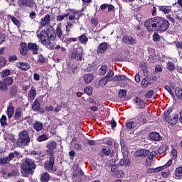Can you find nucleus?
Instances as JSON below:
<instances>
[{
  "instance_id": "nucleus-43",
  "label": "nucleus",
  "mask_w": 182,
  "mask_h": 182,
  "mask_svg": "<svg viewBox=\"0 0 182 182\" xmlns=\"http://www.w3.org/2000/svg\"><path fill=\"white\" fill-rule=\"evenodd\" d=\"M175 95L178 99H182V90L180 87H176L175 90Z\"/></svg>"
},
{
  "instance_id": "nucleus-10",
  "label": "nucleus",
  "mask_w": 182,
  "mask_h": 182,
  "mask_svg": "<svg viewBox=\"0 0 182 182\" xmlns=\"http://www.w3.org/2000/svg\"><path fill=\"white\" fill-rule=\"evenodd\" d=\"M57 146L58 144H56V141H50V142H48L46 144V152L48 153V154H49L50 156H54L53 150L56 149Z\"/></svg>"
},
{
  "instance_id": "nucleus-39",
  "label": "nucleus",
  "mask_w": 182,
  "mask_h": 182,
  "mask_svg": "<svg viewBox=\"0 0 182 182\" xmlns=\"http://www.w3.org/2000/svg\"><path fill=\"white\" fill-rule=\"evenodd\" d=\"M113 76H114V73L113 70H109L105 77L109 80V82H113Z\"/></svg>"
},
{
  "instance_id": "nucleus-22",
  "label": "nucleus",
  "mask_w": 182,
  "mask_h": 182,
  "mask_svg": "<svg viewBox=\"0 0 182 182\" xmlns=\"http://www.w3.org/2000/svg\"><path fill=\"white\" fill-rule=\"evenodd\" d=\"M149 137L151 139V140H154V141H160V140H161L160 134L157 132H151L149 134Z\"/></svg>"
},
{
  "instance_id": "nucleus-38",
  "label": "nucleus",
  "mask_w": 182,
  "mask_h": 182,
  "mask_svg": "<svg viewBox=\"0 0 182 182\" xmlns=\"http://www.w3.org/2000/svg\"><path fill=\"white\" fill-rule=\"evenodd\" d=\"M33 110L38 112V110H41V105L39 104V101L36 100L32 105Z\"/></svg>"
},
{
  "instance_id": "nucleus-26",
  "label": "nucleus",
  "mask_w": 182,
  "mask_h": 182,
  "mask_svg": "<svg viewBox=\"0 0 182 182\" xmlns=\"http://www.w3.org/2000/svg\"><path fill=\"white\" fill-rule=\"evenodd\" d=\"M135 102L136 103V106L138 109H144L146 104L144 103V101H143L141 99L136 97L135 99Z\"/></svg>"
},
{
  "instance_id": "nucleus-56",
  "label": "nucleus",
  "mask_w": 182,
  "mask_h": 182,
  "mask_svg": "<svg viewBox=\"0 0 182 182\" xmlns=\"http://www.w3.org/2000/svg\"><path fill=\"white\" fill-rule=\"evenodd\" d=\"M1 126H8V123L6 122V116L2 115L1 118Z\"/></svg>"
},
{
  "instance_id": "nucleus-34",
  "label": "nucleus",
  "mask_w": 182,
  "mask_h": 182,
  "mask_svg": "<svg viewBox=\"0 0 182 182\" xmlns=\"http://www.w3.org/2000/svg\"><path fill=\"white\" fill-rule=\"evenodd\" d=\"M21 48L22 49V55H26V52L29 50V44L26 45L25 43H21Z\"/></svg>"
},
{
  "instance_id": "nucleus-51",
  "label": "nucleus",
  "mask_w": 182,
  "mask_h": 182,
  "mask_svg": "<svg viewBox=\"0 0 182 182\" xmlns=\"http://www.w3.org/2000/svg\"><path fill=\"white\" fill-rule=\"evenodd\" d=\"M107 82H110L109 80L107 79L106 77H104L102 80H100V86H106Z\"/></svg>"
},
{
  "instance_id": "nucleus-64",
  "label": "nucleus",
  "mask_w": 182,
  "mask_h": 182,
  "mask_svg": "<svg viewBox=\"0 0 182 182\" xmlns=\"http://www.w3.org/2000/svg\"><path fill=\"white\" fill-rule=\"evenodd\" d=\"M117 168H118L117 165H116V164L111 165V171H112V173H116Z\"/></svg>"
},
{
  "instance_id": "nucleus-21",
  "label": "nucleus",
  "mask_w": 182,
  "mask_h": 182,
  "mask_svg": "<svg viewBox=\"0 0 182 182\" xmlns=\"http://www.w3.org/2000/svg\"><path fill=\"white\" fill-rule=\"evenodd\" d=\"M95 79V76L93 74L89 73V74H85L83 75V80L85 81V83L87 85H89V83H92V81Z\"/></svg>"
},
{
  "instance_id": "nucleus-27",
  "label": "nucleus",
  "mask_w": 182,
  "mask_h": 182,
  "mask_svg": "<svg viewBox=\"0 0 182 182\" xmlns=\"http://www.w3.org/2000/svg\"><path fill=\"white\" fill-rule=\"evenodd\" d=\"M50 180V176L48 172H44L41 174V182H48Z\"/></svg>"
},
{
  "instance_id": "nucleus-62",
  "label": "nucleus",
  "mask_w": 182,
  "mask_h": 182,
  "mask_svg": "<svg viewBox=\"0 0 182 182\" xmlns=\"http://www.w3.org/2000/svg\"><path fill=\"white\" fill-rule=\"evenodd\" d=\"M153 41L154 42H159V41H160V35H159L157 33H155L153 35Z\"/></svg>"
},
{
  "instance_id": "nucleus-8",
  "label": "nucleus",
  "mask_w": 182,
  "mask_h": 182,
  "mask_svg": "<svg viewBox=\"0 0 182 182\" xmlns=\"http://www.w3.org/2000/svg\"><path fill=\"white\" fill-rule=\"evenodd\" d=\"M19 156V152L15 151L14 152H11L9 154L8 156L4 157L1 159V164L3 165H6V164H9V161H11V160H14V157Z\"/></svg>"
},
{
  "instance_id": "nucleus-11",
  "label": "nucleus",
  "mask_w": 182,
  "mask_h": 182,
  "mask_svg": "<svg viewBox=\"0 0 182 182\" xmlns=\"http://www.w3.org/2000/svg\"><path fill=\"white\" fill-rule=\"evenodd\" d=\"M82 51L77 50V49L74 48L72 50L71 53H70V58L71 59H75V60H82Z\"/></svg>"
},
{
  "instance_id": "nucleus-18",
  "label": "nucleus",
  "mask_w": 182,
  "mask_h": 182,
  "mask_svg": "<svg viewBox=\"0 0 182 182\" xmlns=\"http://www.w3.org/2000/svg\"><path fill=\"white\" fill-rule=\"evenodd\" d=\"M122 42L128 45H136V39L130 36H125L122 38Z\"/></svg>"
},
{
  "instance_id": "nucleus-57",
  "label": "nucleus",
  "mask_w": 182,
  "mask_h": 182,
  "mask_svg": "<svg viewBox=\"0 0 182 182\" xmlns=\"http://www.w3.org/2000/svg\"><path fill=\"white\" fill-rule=\"evenodd\" d=\"M151 163H153V157L148 156L146 159V165L150 166H151Z\"/></svg>"
},
{
  "instance_id": "nucleus-58",
  "label": "nucleus",
  "mask_w": 182,
  "mask_h": 182,
  "mask_svg": "<svg viewBox=\"0 0 182 182\" xmlns=\"http://www.w3.org/2000/svg\"><path fill=\"white\" fill-rule=\"evenodd\" d=\"M72 28H73V24L70 22H68L66 25V32L69 33L72 30Z\"/></svg>"
},
{
  "instance_id": "nucleus-19",
  "label": "nucleus",
  "mask_w": 182,
  "mask_h": 182,
  "mask_svg": "<svg viewBox=\"0 0 182 182\" xmlns=\"http://www.w3.org/2000/svg\"><path fill=\"white\" fill-rule=\"evenodd\" d=\"M150 153V151H147V150H138L136 151L134 156L135 157H146L147 156H149V154Z\"/></svg>"
},
{
  "instance_id": "nucleus-37",
  "label": "nucleus",
  "mask_w": 182,
  "mask_h": 182,
  "mask_svg": "<svg viewBox=\"0 0 182 182\" xmlns=\"http://www.w3.org/2000/svg\"><path fill=\"white\" fill-rule=\"evenodd\" d=\"M120 80H126V76L123 75H115L112 78V82H120Z\"/></svg>"
},
{
  "instance_id": "nucleus-35",
  "label": "nucleus",
  "mask_w": 182,
  "mask_h": 182,
  "mask_svg": "<svg viewBox=\"0 0 182 182\" xmlns=\"http://www.w3.org/2000/svg\"><path fill=\"white\" fill-rule=\"evenodd\" d=\"M9 18L13 22V23H14V25H16V27L21 28V22L19 21V20H18V18H16L14 16H9Z\"/></svg>"
},
{
  "instance_id": "nucleus-16",
  "label": "nucleus",
  "mask_w": 182,
  "mask_h": 182,
  "mask_svg": "<svg viewBox=\"0 0 182 182\" xmlns=\"http://www.w3.org/2000/svg\"><path fill=\"white\" fill-rule=\"evenodd\" d=\"M28 50L33 52V55H38V50H39V46L36 43H28Z\"/></svg>"
},
{
  "instance_id": "nucleus-42",
  "label": "nucleus",
  "mask_w": 182,
  "mask_h": 182,
  "mask_svg": "<svg viewBox=\"0 0 182 182\" xmlns=\"http://www.w3.org/2000/svg\"><path fill=\"white\" fill-rule=\"evenodd\" d=\"M48 139L49 137H48V135L43 134V135H40L38 137L37 141H38L39 143H42V141H46V140H48Z\"/></svg>"
},
{
  "instance_id": "nucleus-23",
  "label": "nucleus",
  "mask_w": 182,
  "mask_h": 182,
  "mask_svg": "<svg viewBox=\"0 0 182 182\" xmlns=\"http://www.w3.org/2000/svg\"><path fill=\"white\" fill-rule=\"evenodd\" d=\"M36 97V89L35 87H32L28 93V100H33Z\"/></svg>"
},
{
  "instance_id": "nucleus-52",
  "label": "nucleus",
  "mask_w": 182,
  "mask_h": 182,
  "mask_svg": "<svg viewBox=\"0 0 182 182\" xmlns=\"http://www.w3.org/2000/svg\"><path fill=\"white\" fill-rule=\"evenodd\" d=\"M136 122H133V121L127 122L126 124L127 129H134V127H136Z\"/></svg>"
},
{
  "instance_id": "nucleus-3",
  "label": "nucleus",
  "mask_w": 182,
  "mask_h": 182,
  "mask_svg": "<svg viewBox=\"0 0 182 182\" xmlns=\"http://www.w3.org/2000/svg\"><path fill=\"white\" fill-rule=\"evenodd\" d=\"M16 143L18 147H25V146H28L31 143L29 132H28L26 130H23L18 133V138Z\"/></svg>"
},
{
  "instance_id": "nucleus-40",
  "label": "nucleus",
  "mask_w": 182,
  "mask_h": 182,
  "mask_svg": "<svg viewBox=\"0 0 182 182\" xmlns=\"http://www.w3.org/2000/svg\"><path fill=\"white\" fill-rule=\"evenodd\" d=\"M3 82L7 85V86H11L14 83V79L12 77H6L4 79Z\"/></svg>"
},
{
  "instance_id": "nucleus-25",
  "label": "nucleus",
  "mask_w": 182,
  "mask_h": 182,
  "mask_svg": "<svg viewBox=\"0 0 182 182\" xmlns=\"http://www.w3.org/2000/svg\"><path fill=\"white\" fill-rule=\"evenodd\" d=\"M14 113H15V108L12 106V103L9 102V106L7 108V115L9 119H11L14 116Z\"/></svg>"
},
{
  "instance_id": "nucleus-31",
  "label": "nucleus",
  "mask_w": 182,
  "mask_h": 182,
  "mask_svg": "<svg viewBox=\"0 0 182 182\" xmlns=\"http://www.w3.org/2000/svg\"><path fill=\"white\" fill-rule=\"evenodd\" d=\"M119 166H127L129 167L130 166V159L126 158L124 159V156L123 159H121L119 160Z\"/></svg>"
},
{
  "instance_id": "nucleus-20",
  "label": "nucleus",
  "mask_w": 182,
  "mask_h": 182,
  "mask_svg": "<svg viewBox=\"0 0 182 182\" xmlns=\"http://www.w3.org/2000/svg\"><path fill=\"white\" fill-rule=\"evenodd\" d=\"M107 50V43H102L98 46L97 49V53H105Z\"/></svg>"
},
{
  "instance_id": "nucleus-63",
  "label": "nucleus",
  "mask_w": 182,
  "mask_h": 182,
  "mask_svg": "<svg viewBox=\"0 0 182 182\" xmlns=\"http://www.w3.org/2000/svg\"><path fill=\"white\" fill-rule=\"evenodd\" d=\"M38 62H40V63H45V62H46V58H45L43 55H38Z\"/></svg>"
},
{
  "instance_id": "nucleus-15",
  "label": "nucleus",
  "mask_w": 182,
  "mask_h": 182,
  "mask_svg": "<svg viewBox=\"0 0 182 182\" xmlns=\"http://www.w3.org/2000/svg\"><path fill=\"white\" fill-rule=\"evenodd\" d=\"M171 163H173V161L170 159L166 164H165L164 166L158 167L154 169H149L150 173H159V171H161L163 170V168H167V167H170L171 166Z\"/></svg>"
},
{
  "instance_id": "nucleus-24",
  "label": "nucleus",
  "mask_w": 182,
  "mask_h": 182,
  "mask_svg": "<svg viewBox=\"0 0 182 182\" xmlns=\"http://www.w3.org/2000/svg\"><path fill=\"white\" fill-rule=\"evenodd\" d=\"M9 93L11 97H15L18 94V86L16 85L11 86L9 89Z\"/></svg>"
},
{
  "instance_id": "nucleus-46",
  "label": "nucleus",
  "mask_w": 182,
  "mask_h": 182,
  "mask_svg": "<svg viewBox=\"0 0 182 182\" xmlns=\"http://www.w3.org/2000/svg\"><path fill=\"white\" fill-rule=\"evenodd\" d=\"M84 91H85V93H86V95H88V96H90L92 93H93V88H92V87L90 86H87L85 87Z\"/></svg>"
},
{
  "instance_id": "nucleus-59",
  "label": "nucleus",
  "mask_w": 182,
  "mask_h": 182,
  "mask_svg": "<svg viewBox=\"0 0 182 182\" xmlns=\"http://www.w3.org/2000/svg\"><path fill=\"white\" fill-rule=\"evenodd\" d=\"M8 85L4 83V82H1V90H4V92H6L8 90Z\"/></svg>"
},
{
  "instance_id": "nucleus-50",
  "label": "nucleus",
  "mask_w": 182,
  "mask_h": 182,
  "mask_svg": "<svg viewBox=\"0 0 182 182\" xmlns=\"http://www.w3.org/2000/svg\"><path fill=\"white\" fill-rule=\"evenodd\" d=\"M181 175H182V166L179 167V168H177L176 170H175V176L176 177H181Z\"/></svg>"
},
{
  "instance_id": "nucleus-7",
  "label": "nucleus",
  "mask_w": 182,
  "mask_h": 182,
  "mask_svg": "<svg viewBox=\"0 0 182 182\" xmlns=\"http://www.w3.org/2000/svg\"><path fill=\"white\" fill-rule=\"evenodd\" d=\"M55 166V155H51L48 161H46L44 167L48 171H56V168H53Z\"/></svg>"
},
{
  "instance_id": "nucleus-1",
  "label": "nucleus",
  "mask_w": 182,
  "mask_h": 182,
  "mask_svg": "<svg viewBox=\"0 0 182 182\" xmlns=\"http://www.w3.org/2000/svg\"><path fill=\"white\" fill-rule=\"evenodd\" d=\"M53 28L48 27L46 30H42L40 33H37V38H38L43 45H50V41H55L56 36L52 33Z\"/></svg>"
},
{
  "instance_id": "nucleus-54",
  "label": "nucleus",
  "mask_w": 182,
  "mask_h": 182,
  "mask_svg": "<svg viewBox=\"0 0 182 182\" xmlns=\"http://www.w3.org/2000/svg\"><path fill=\"white\" fill-rule=\"evenodd\" d=\"M121 151L124 157L127 156V147L125 145L121 144Z\"/></svg>"
},
{
  "instance_id": "nucleus-6",
  "label": "nucleus",
  "mask_w": 182,
  "mask_h": 182,
  "mask_svg": "<svg viewBox=\"0 0 182 182\" xmlns=\"http://www.w3.org/2000/svg\"><path fill=\"white\" fill-rule=\"evenodd\" d=\"M157 17L150 18L144 22V26L149 32H157Z\"/></svg>"
},
{
  "instance_id": "nucleus-45",
  "label": "nucleus",
  "mask_w": 182,
  "mask_h": 182,
  "mask_svg": "<svg viewBox=\"0 0 182 182\" xmlns=\"http://www.w3.org/2000/svg\"><path fill=\"white\" fill-rule=\"evenodd\" d=\"M102 153L104 156H110V154H112V150H110V149L105 147L102 148Z\"/></svg>"
},
{
  "instance_id": "nucleus-49",
  "label": "nucleus",
  "mask_w": 182,
  "mask_h": 182,
  "mask_svg": "<svg viewBox=\"0 0 182 182\" xmlns=\"http://www.w3.org/2000/svg\"><path fill=\"white\" fill-rule=\"evenodd\" d=\"M1 77H8L11 75V70H3L1 73Z\"/></svg>"
},
{
  "instance_id": "nucleus-36",
  "label": "nucleus",
  "mask_w": 182,
  "mask_h": 182,
  "mask_svg": "<svg viewBox=\"0 0 182 182\" xmlns=\"http://www.w3.org/2000/svg\"><path fill=\"white\" fill-rule=\"evenodd\" d=\"M18 65H20V66L18 67L19 69H21L22 70H28V69L31 68V66H29V64L28 63L20 62L18 63Z\"/></svg>"
},
{
  "instance_id": "nucleus-28",
  "label": "nucleus",
  "mask_w": 182,
  "mask_h": 182,
  "mask_svg": "<svg viewBox=\"0 0 182 182\" xmlns=\"http://www.w3.org/2000/svg\"><path fill=\"white\" fill-rule=\"evenodd\" d=\"M159 9L161 12H164V14H170L171 12V6H159Z\"/></svg>"
},
{
  "instance_id": "nucleus-61",
  "label": "nucleus",
  "mask_w": 182,
  "mask_h": 182,
  "mask_svg": "<svg viewBox=\"0 0 182 182\" xmlns=\"http://www.w3.org/2000/svg\"><path fill=\"white\" fill-rule=\"evenodd\" d=\"M141 85V87L144 88L147 87L149 86V81H147V80L144 78L142 80Z\"/></svg>"
},
{
  "instance_id": "nucleus-4",
  "label": "nucleus",
  "mask_w": 182,
  "mask_h": 182,
  "mask_svg": "<svg viewBox=\"0 0 182 182\" xmlns=\"http://www.w3.org/2000/svg\"><path fill=\"white\" fill-rule=\"evenodd\" d=\"M173 109L170 108L168 110L165 111L164 113V117L165 122L169 123L172 126L177 124L178 122V115L176 114H173Z\"/></svg>"
},
{
  "instance_id": "nucleus-13",
  "label": "nucleus",
  "mask_w": 182,
  "mask_h": 182,
  "mask_svg": "<svg viewBox=\"0 0 182 182\" xmlns=\"http://www.w3.org/2000/svg\"><path fill=\"white\" fill-rule=\"evenodd\" d=\"M50 23V14H46L44 18H42L40 21V25L43 28H45L47 25Z\"/></svg>"
},
{
  "instance_id": "nucleus-14",
  "label": "nucleus",
  "mask_w": 182,
  "mask_h": 182,
  "mask_svg": "<svg viewBox=\"0 0 182 182\" xmlns=\"http://www.w3.org/2000/svg\"><path fill=\"white\" fill-rule=\"evenodd\" d=\"M55 33V34H54V36H55V39L56 37L58 38V39H62V36L63 35V31H62V23L57 25Z\"/></svg>"
},
{
  "instance_id": "nucleus-5",
  "label": "nucleus",
  "mask_w": 182,
  "mask_h": 182,
  "mask_svg": "<svg viewBox=\"0 0 182 182\" xmlns=\"http://www.w3.org/2000/svg\"><path fill=\"white\" fill-rule=\"evenodd\" d=\"M170 28V22L161 17H156V32H166Z\"/></svg>"
},
{
  "instance_id": "nucleus-29",
  "label": "nucleus",
  "mask_w": 182,
  "mask_h": 182,
  "mask_svg": "<svg viewBox=\"0 0 182 182\" xmlns=\"http://www.w3.org/2000/svg\"><path fill=\"white\" fill-rule=\"evenodd\" d=\"M33 129H35V130H36V132H41V130H42V129H43V124H42L40 122L36 121L33 123Z\"/></svg>"
},
{
  "instance_id": "nucleus-32",
  "label": "nucleus",
  "mask_w": 182,
  "mask_h": 182,
  "mask_svg": "<svg viewBox=\"0 0 182 182\" xmlns=\"http://www.w3.org/2000/svg\"><path fill=\"white\" fill-rule=\"evenodd\" d=\"M22 117V110L21 108H17L15 112L14 119L15 120H21Z\"/></svg>"
},
{
  "instance_id": "nucleus-30",
  "label": "nucleus",
  "mask_w": 182,
  "mask_h": 182,
  "mask_svg": "<svg viewBox=\"0 0 182 182\" xmlns=\"http://www.w3.org/2000/svg\"><path fill=\"white\" fill-rule=\"evenodd\" d=\"M31 154L32 156H36V159H41V157L45 156V155L43 154V151H36L33 150L31 152Z\"/></svg>"
},
{
  "instance_id": "nucleus-17",
  "label": "nucleus",
  "mask_w": 182,
  "mask_h": 182,
  "mask_svg": "<svg viewBox=\"0 0 182 182\" xmlns=\"http://www.w3.org/2000/svg\"><path fill=\"white\" fill-rule=\"evenodd\" d=\"M18 4L20 6L26 5V6L28 8H35V2L33 0H21Z\"/></svg>"
},
{
  "instance_id": "nucleus-9",
  "label": "nucleus",
  "mask_w": 182,
  "mask_h": 182,
  "mask_svg": "<svg viewBox=\"0 0 182 182\" xmlns=\"http://www.w3.org/2000/svg\"><path fill=\"white\" fill-rule=\"evenodd\" d=\"M73 177L74 178H77V177H83L85 173L82 171V169L79 168V164H74L73 166Z\"/></svg>"
},
{
  "instance_id": "nucleus-53",
  "label": "nucleus",
  "mask_w": 182,
  "mask_h": 182,
  "mask_svg": "<svg viewBox=\"0 0 182 182\" xmlns=\"http://www.w3.org/2000/svg\"><path fill=\"white\" fill-rule=\"evenodd\" d=\"M115 177L120 178L124 176V173H123V171L122 170H117L116 172L114 173Z\"/></svg>"
},
{
  "instance_id": "nucleus-2",
  "label": "nucleus",
  "mask_w": 182,
  "mask_h": 182,
  "mask_svg": "<svg viewBox=\"0 0 182 182\" xmlns=\"http://www.w3.org/2000/svg\"><path fill=\"white\" fill-rule=\"evenodd\" d=\"M35 168H36L35 162H33L32 159H26L21 164V174L23 177H28V176H29Z\"/></svg>"
},
{
  "instance_id": "nucleus-41",
  "label": "nucleus",
  "mask_w": 182,
  "mask_h": 182,
  "mask_svg": "<svg viewBox=\"0 0 182 182\" xmlns=\"http://www.w3.org/2000/svg\"><path fill=\"white\" fill-rule=\"evenodd\" d=\"M166 68L168 70H169L170 72H173V70H176V65L172 62L167 63Z\"/></svg>"
},
{
  "instance_id": "nucleus-33",
  "label": "nucleus",
  "mask_w": 182,
  "mask_h": 182,
  "mask_svg": "<svg viewBox=\"0 0 182 182\" xmlns=\"http://www.w3.org/2000/svg\"><path fill=\"white\" fill-rule=\"evenodd\" d=\"M106 72H107V65H102L98 70V75L100 76H105L106 75Z\"/></svg>"
},
{
  "instance_id": "nucleus-55",
  "label": "nucleus",
  "mask_w": 182,
  "mask_h": 182,
  "mask_svg": "<svg viewBox=\"0 0 182 182\" xmlns=\"http://www.w3.org/2000/svg\"><path fill=\"white\" fill-rule=\"evenodd\" d=\"M166 151H167V146L166 145L160 146V148L158 150V153L159 154H163V153H166Z\"/></svg>"
},
{
  "instance_id": "nucleus-47",
  "label": "nucleus",
  "mask_w": 182,
  "mask_h": 182,
  "mask_svg": "<svg viewBox=\"0 0 182 182\" xmlns=\"http://www.w3.org/2000/svg\"><path fill=\"white\" fill-rule=\"evenodd\" d=\"M175 16L178 21H182V9H178Z\"/></svg>"
},
{
  "instance_id": "nucleus-44",
  "label": "nucleus",
  "mask_w": 182,
  "mask_h": 182,
  "mask_svg": "<svg viewBox=\"0 0 182 182\" xmlns=\"http://www.w3.org/2000/svg\"><path fill=\"white\" fill-rule=\"evenodd\" d=\"M68 16H69V13H67L63 15L57 16L56 21H57V22H62V21H63V19H65V18H68Z\"/></svg>"
},
{
  "instance_id": "nucleus-60",
  "label": "nucleus",
  "mask_w": 182,
  "mask_h": 182,
  "mask_svg": "<svg viewBox=\"0 0 182 182\" xmlns=\"http://www.w3.org/2000/svg\"><path fill=\"white\" fill-rule=\"evenodd\" d=\"M153 95H154V91L153 90H150L149 91H148L145 96L146 97H147L148 99H150L151 97H153Z\"/></svg>"
},
{
  "instance_id": "nucleus-12",
  "label": "nucleus",
  "mask_w": 182,
  "mask_h": 182,
  "mask_svg": "<svg viewBox=\"0 0 182 182\" xmlns=\"http://www.w3.org/2000/svg\"><path fill=\"white\" fill-rule=\"evenodd\" d=\"M82 16V13H80V11H77V10H74L72 11V13L70 14L69 13V21H75V19H77L78 21V19H80Z\"/></svg>"
},
{
  "instance_id": "nucleus-48",
  "label": "nucleus",
  "mask_w": 182,
  "mask_h": 182,
  "mask_svg": "<svg viewBox=\"0 0 182 182\" xmlns=\"http://www.w3.org/2000/svg\"><path fill=\"white\" fill-rule=\"evenodd\" d=\"M79 41L81 43H86L89 41V38H87L85 34H82L79 37Z\"/></svg>"
}]
</instances>
